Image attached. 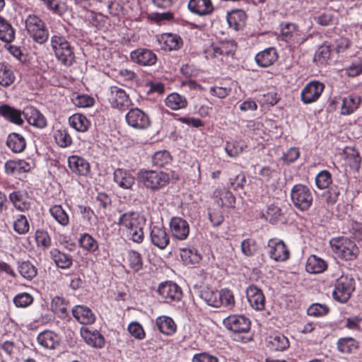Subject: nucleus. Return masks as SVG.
Masks as SVG:
<instances>
[{
	"label": "nucleus",
	"instance_id": "09e8293b",
	"mask_svg": "<svg viewBox=\"0 0 362 362\" xmlns=\"http://www.w3.org/2000/svg\"><path fill=\"white\" fill-rule=\"evenodd\" d=\"M182 261L186 264H194L198 263L201 259L194 248H184L181 250L180 254Z\"/></svg>",
	"mask_w": 362,
	"mask_h": 362
},
{
	"label": "nucleus",
	"instance_id": "2f4dec72",
	"mask_svg": "<svg viewBox=\"0 0 362 362\" xmlns=\"http://www.w3.org/2000/svg\"><path fill=\"white\" fill-rule=\"evenodd\" d=\"M246 15L242 10H234L228 13L227 22L230 28L240 30L245 25Z\"/></svg>",
	"mask_w": 362,
	"mask_h": 362
},
{
	"label": "nucleus",
	"instance_id": "dca6fc26",
	"mask_svg": "<svg viewBox=\"0 0 362 362\" xmlns=\"http://www.w3.org/2000/svg\"><path fill=\"white\" fill-rule=\"evenodd\" d=\"M247 300L252 308L262 310L265 306V298L261 289L252 285L246 289Z\"/></svg>",
	"mask_w": 362,
	"mask_h": 362
},
{
	"label": "nucleus",
	"instance_id": "6e6d98bb",
	"mask_svg": "<svg viewBox=\"0 0 362 362\" xmlns=\"http://www.w3.org/2000/svg\"><path fill=\"white\" fill-rule=\"evenodd\" d=\"M332 175L327 170L320 172L315 177V183L319 189H325L332 183Z\"/></svg>",
	"mask_w": 362,
	"mask_h": 362
},
{
	"label": "nucleus",
	"instance_id": "c03bdc74",
	"mask_svg": "<svg viewBox=\"0 0 362 362\" xmlns=\"http://www.w3.org/2000/svg\"><path fill=\"white\" fill-rule=\"evenodd\" d=\"M127 261L129 267L134 272L140 271L143 267L141 255L136 250H129L127 253Z\"/></svg>",
	"mask_w": 362,
	"mask_h": 362
},
{
	"label": "nucleus",
	"instance_id": "a19ab883",
	"mask_svg": "<svg viewBox=\"0 0 362 362\" xmlns=\"http://www.w3.org/2000/svg\"><path fill=\"white\" fill-rule=\"evenodd\" d=\"M9 199L15 208L20 211H25L30 209V204L25 201V194L22 192H13L9 194Z\"/></svg>",
	"mask_w": 362,
	"mask_h": 362
},
{
	"label": "nucleus",
	"instance_id": "4c0bfd02",
	"mask_svg": "<svg viewBox=\"0 0 362 362\" xmlns=\"http://www.w3.org/2000/svg\"><path fill=\"white\" fill-rule=\"evenodd\" d=\"M69 123L76 131L86 132L88 131L90 122L81 114H75L69 117Z\"/></svg>",
	"mask_w": 362,
	"mask_h": 362
},
{
	"label": "nucleus",
	"instance_id": "3c124183",
	"mask_svg": "<svg viewBox=\"0 0 362 362\" xmlns=\"http://www.w3.org/2000/svg\"><path fill=\"white\" fill-rule=\"evenodd\" d=\"M270 343L272 348L276 351H284L289 346L288 339L281 334L272 336Z\"/></svg>",
	"mask_w": 362,
	"mask_h": 362
},
{
	"label": "nucleus",
	"instance_id": "f704fd0d",
	"mask_svg": "<svg viewBox=\"0 0 362 362\" xmlns=\"http://www.w3.org/2000/svg\"><path fill=\"white\" fill-rule=\"evenodd\" d=\"M156 325L158 330L165 334L171 335L176 330V325L172 318L167 316H160L156 320Z\"/></svg>",
	"mask_w": 362,
	"mask_h": 362
},
{
	"label": "nucleus",
	"instance_id": "aec40b11",
	"mask_svg": "<svg viewBox=\"0 0 362 362\" xmlns=\"http://www.w3.org/2000/svg\"><path fill=\"white\" fill-rule=\"evenodd\" d=\"M23 113L30 125L40 129L45 128L47 126V120L45 116L36 108L27 107Z\"/></svg>",
	"mask_w": 362,
	"mask_h": 362
},
{
	"label": "nucleus",
	"instance_id": "5701e85b",
	"mask_svg": "<svg viewBox=\"0 0 362 362\" xmlns=\"http://www.w3.org/2000/svg\"><path fill=\"white\" fill-rule=\"evenodd\" d=\"M278 59V54L274 47H269L259 52L255 56V61L258 65L267 67L272 65Z\"/></svg>",
	"mask_w": 362,
	"mask_h": 362
},
{
	"label": "nucleus",
	"instance_id": "393cba45",
	"mask_svg": "<svg viewBox=\"0 0 362 362\" xmlns=\"http://www.w3.org/2000/svg\"><path fill=\"white\" fill-rule=\"evenodd\" d=\"M49 254L57 267L66 269L71 267L73 259L70 255L61 252L57 248L52 249Z\"/></svg>",
	"mask_w": 362,
	"mask_h": 362
},
{
	"label": "nucleus",
	"instance_id": "13d9d810",
	"mask_svg": "<svg viewBox=\"0 0 362 362\" xmlns=\"http://www.w3.org/2000/svg\"><path fill=\"white\" fill-rule=\"evenodd\" d=\"M13 302L18 308H26L33 303V297L28 293H21L13 298Z\"/></svg>",
	"mask_w": 362,
	"mask_h": 362
},
{
	"label": "nucleus",
	"instance_id": "39448f33",
	"mask_svg": "<svg viewBox=\"0 0 362 362\" xmlns=\"http://www.w3.org/2000/svg\"><path fill=\"white\" fill-rule=\"evenodd\" d=\"M354 280L348 276H341L334 284L332 297L339 303H345L354 291Z\"/></svg>",
	"mask_w": 362,
	"mask_h": 362
},
{
	"label": "nucleus",
	"instance_id": "052dcab7",
	"mask_svg": "<svg viewBox=\"0 0 362 362\" xmlns=\"http://www.w3.org/2000/svg\"><path fill=\"white\" fill-rule=\"evenodd\" d=\"M30 228L29 223L24 215H19L13 223L14 230L20 234L23 235L28 232Z\"/></svg>",
	"mask_w": 362,
	"mask_h": 362
},
{
	"label": "nucleus",
	"instance_id": "423d86ee",
	"mask_svg": "<svg viewBox=\"0 0 362 362\" xmlns=\"http://www.w3.org/2000/svg\"><path fill=\"white\" fill-rule=\"evenodd\" d=\"M25 27L35 42L42 44L49 37L45 23L35 15H29L25 20Z\"/></svg>",
	"mask_w": 362,
	"mask_h": 362
},
{
	"label": "nucleus",
	"instance_id": "e2e57ef3",
	"mask_svg": "<svg viewBox=\"0 0 362 362\" xmlns=\"http://www.w3.org/2000/svg\"><path fill=\"white\" fill-rule=\"evenodd\" d=\"M241 250L243 253L248 257L252 256L257 251V245L255 240L247 238L241 243Z\"/></svg>",
	"mask_w": 362,
	"mask_h": 362
},
{
	"label": "nucleus",
	"instance_id": "a18cd8bd",
	"mask_svg": "<svg viewBox=\"0 0 362 362\" xmlns=\"http://www.w3.org/2000/svg\"><path fill=\"white\" fill-rule=\"evenodd\" d=\"M18 269L21 275L28 280L33 279L37 275V269L29 261L18 262Z\"/></svg>",
	"mask_w": 362,
	"mask_h": 362
},
{
	"label": "nucleus",
	"instance_id": "c9c22d12",
	"mask_svg": "<svg viewBox=\"0 0 362 362\" xmlns=\"http://www.w3.org/2000/svg\"><path fill=\"white\" fill-rule=\"evenodd\" d=\"M165 103L166 106L173 110L183 109L187 106L186 98L177 93H173L168 95Z\"/></svg>",
	"mask_w": 362,
	"mask_h": 362
},
{
	"label": "nucleus",
	"instance_id": "f03ea898",
	"mask_svg": "<svg viewBox=\"0 0 362 362\" xmlns=\"http://www.w3.org/2000/svg\"><path fill=\"white\" fill-rule=\"evenodd\" d=\"M329 243L332 251L341 259L352 261L359 254V249L356 243L346 237L332 238Z\"/></svg>",
	"mask_w": 362,
	"mask_h": 362
},
{
	"label": "nucleus",
	"instance_id": "0eeeda50",
	"mask_svg": "<svg viewBox=\"0 0 362 362\" xmlns=\"http://www.w3.org/2000/svg\"><path fill=\"white\" fill-rule=\"evenodd\" d=\"M138 177L146 187L152 190H156L165 186L169 180L167 174L156 170H141Z\"/></svg>",
	"mask_w": 362,
	"mask_h": 362
},
{
	"label": "nucleus",
	"instance_id": "4be33fe9",
	"mask_svg": "<svg viewBox=\"0 0 362 362\" xmlns=\"http://www.w3.org/2000/svg\"><path fill=\"white\" fill-rule=\"evenodd\" d=\"M0 115L6 120L17 125L23 124V112L8 105L4 104L0 106Z\"/></svg>",
	"mask_w": 362,
	"mask_h": 362
},
{
	"label": "nucleus",
	"instance_id": "de8ad7c7",
	"mask_svg": "<svg viewBox=\"0 0 362 362\" xmlns=\"http://www.w3.org/2000/svg\"><path fill=\"white\" fill-rule=\"evenodd\" d=\"M337 347L340 352L351 353L357 349L358 343L354 339L351 337L341 338L338 340Z\"/></svg>",
	"mask_w": 362,
	"mask_h": 362
},
{
	"label": "nucleus",
	"instance_id": "0e129e2a",
	"mask_svg": "<svg viewBox=\"0 0 362 362\" xmlns=\"http://www.w3.org/2000/svg\"><path fill=\"white\" fill-rule=\"evenodd\" d=\"M328 308L322 304L315 303L311 305L308 309V315L314 317H321L327 314Z\"/></svg>",
	"mask_w": 362,
	"mask_h": 362
},
{
	"label": "nucleus",
	"instance_id": "864d4df0",
	"mask_svg": "<svg viewBox=\"0 0 362 362\" xmlns=\"http://www.w3.org/2000/svg\"><path fill=\"white\" fill-rule=\"evenodd\" d=\"M340 194V187L337 185H333L324 193L323 196L327 204L334 205L337 203Z\"/></svg>",
	"mask_w": 362,
	"mask_h": 362
},
{
	"label": "nucleus",
	"instance_id": "4d7b16f0",
	"mask_svg": "<svg viewBox=\"0 0 362 362\" xmlns=\"http://www.w3.org/2000/svg\"><path fill=\"white\" fill-rule=\"evenodd\" d=\"M35 241L37 246L43 249H47L51 246L52 240L47 232L43 230H37L35 233Z\"/></svg>",
	"mask_w": 362,
	"mask_h": 362
},
{
	"label": "nucleus",
	"instance_id": "2eb2a0df",
	"mask_svg": "<svg viewBox=\"0 0 362 362\" xmlns=\"http://www.w3.org/2000/svg\"><path fill=\"white\" fill-rule=\"evenodd\" d=\"M158 292L168 301H178L181 299L182 292L180 287L174 282L165 281L159 285Z\"/></svg>",
	"mask_w": 362,
	"mask_h": 362
},
{
	"label": "nucleus",
	"instance_id": "680f3d73",
	"mask_svg": "<svg viewBox=\"0 0 362 362\" xmlns=\"http://www.w3.org/2000/svg\"><path fill=\"white\" fill-rule=\"evenodd\" d=\"M330 54L331 51L329 46L323 45L316 51L314 59L320 64H324L329 59Z\"/></svg>",
	"mask_w": 362,
	"mask_h": 362
},
{
	"label": "nucleus",
	"instance_id": "f257e3e1",
	"mask_svg": "<svg viewBox=\"0 0 362 362\" xmlns=\"http://www.w3.org/2000/svg\"><path fill=\"white\" fill-rule=\"evenodd\" d=\"M51 46L57 60L65 66H70L75 61L73 48L66 38L61 35L51 37Z\"/></svg>",
	"mask_w": 362,
	"mask_h": 362
},
{
	"label": "nucleus",
	"instance_id": "f3484780",
	"mask_svg": "<svg viewBox=\"0 0 362 362\" xmlns=\"http://www.w3.org/2000/svg\"><path fill=\"white\" fill-rule=\"evenodd\" d=\"M170 230L173 237L177 240H185L189 233L188 223L182 218L173 217L170 223Z\"/></svg>",
	"mask_w": 362,
	"mask_h": 362
},
{
	"label": "nucleus",
	"instance_id": "a211bd4d",
	"mask_svg": "<svg viewBox=\"0 0 362 362\" xmlns=\"http://www.w3.org/2000/svg\"><path fill=\"white\" fill-rule=\"evenodd\" d=\"M150 237L152 244L161 250L165 249L170 243L169 235L163 226H153Z\"/></svg>",
	"mask_w": 362,
	"mask_h": 362
},
{
	"label": "nucleus",
	"instance_id": "a878e982",
	"mask_svg": "<svg viewBox=\"0 0 362 362\" xmlns=\"http://www.w3.org/2000/svg\"><path fill=\"white\" fill-rule=\"evenodd\" d=\"M362 99L356 94H351L344 97L342 100L341 113L349 115L356 111L360 106Z\"/></svg>",
	"mask_w": 362,
	"mask_h": 362
},
{
	"label": "nucleus",
	"instance_id": "69168bd1",
	"mask_svg": "<svg viewBox=\"0 0 362 362\" xmlns=\"http://www.w3.org/2000/svg\"><path fill=\"white\" fill-rule=\"evenodd\" d=\"M226 151L230 157H236L243 151V146L237 141L227 142Z\"/></svg>",
	"mask_w": 362,
	"mask_h": 362
},
{
	"label": "nucleus",
	"instance_id": "72a5a7b5",
	"mask_svg": "<svg viewBox=\"0 0 362 362\" xmlns=\"http://www.w3.org/2000/svg\"><path fill=\"white\" fill-rule=\"evenodd\" d=\"M214 197L217 204L220 206H233L235 198L233 194L226 189H218L214 192Z\"/></svg>",
	"mask_w": 362,
	"mask_h": 362
},
{
	"label": "nucleus",
	"instance_id": "1a4fd4ad",
	"mask_svg": "<svg viewBox=\"0 0 362 362\" xmlns=\"http://www.w3.org/2000/svg\"><path fill=\"white\" fill-rule=\"evenodd\" d=\"M125 119L128 125L135 129H146L151 125L148 115L137 107L132 108L126 115Z\"/></svg>",
	"mask_w": 362,
	"mask_h": 362
},
{
	"label": "nucleus",
	"instance_id": "473e14b6",
	"mask_svg": "<svg viewBox=\"0 0 362 362\" xmlns=\"http://www.w3.org/2000/svg\"><path fill=\"white\" fill-rule=\"evenodd\" d=\"M327 268L326 262L317 257L316 255H310L306 262L305 269L311 274H320L325 271Z\"/></svg>",
	"mask_w": 362,
	"mask_h": 362
},
{
	"label": "nucleus",
	"instance_id": "37998d69",
	"mask_svg": "<svg viewBox=\"0 0 362 362\" xmlns=\"http://www.w3.org/2000/svg\"><path fill=\"white\" fill-rule=\"evenodd\" d=\"M52 216L62 226H66L69 223V217L61 205H54L49 209Z\"/></svg>",
	"mask_w": 362,
	"mask_h": 362
},
{
	"label": "nucleus",
	"instance_id": "c85d7f7f",
	"mask_svg": "<svg viewBox=\"0 0 362 362\" xmlns=\"http://www.w3.org/2000/svg\"><path fill=\"white\" fill-rule=\"evenodd\" d=\"M5 170L8 175H19L31 170V165L24 160H8L5 164Z\"/></svg>",
	"mask_w": 362,
	"mask_h": 362
},
{
	"label": "nucleus",
	"instance_id": "f8f14e48",
	"mask_svg": "<svg viewBox=\"0 0 362 362\" xmlns=\"http://www.w3.org/2000/svg\"><path fill=\"white\" fill-rule=\"evenodd\" d=\"M108 100L112 107L119 110H124L131 104V100L126 92L115 86H110L109 88Z\"/></svg>",
	"mask_w": 362,
	"mask_h": 362
},
{
	"label": "nucleus",
	"instance_id": "7c9ffc66",
	"mask_svg": "<svg viewBox=\"0 0 362 362\" xmlns=\"http://www.w3.org/2000/svg\"><path fill=\"white\" fill-rule=\"evenodd\" d=\"M159 41L163 43L164 49L170 51L177 50L182 45V38L179 35L173 33H163L161 35Z\"/></svg>",
	"mask_w": 362,
	"mask_h": 362
},
{
	"label": "nucleus",
	"instance_id": "5fc2aeb1",
	"mask_svg": "<svg viewBox=\"0 0 362 362\" xmlns=\"http://www.w3.org/2000/svg\"><path fill=\"white\" fill-rule=\"evenodd\" d=\"M146 225H140L134 229L127 231V237L129 240L136 243H141L144 239V228Z\"/></svg>",
	"mask_w": 362,
	"mask_h": 362
},
{
	"label": "nucleus",
	"instance_id": "9d476101",
	"mask_svg": "<svg viewBox=\"0 0 362 362\" xmlns=\"http://www.w3.org/2000/svg\"><path fill=\"white\" fill-rule=\"evenodd\" d=\"M325 85L317 81H313L305 85L300 93V99L304 104L316 102L322 95Z\"/></svg>",
	"mask_w": 362,
	"mask_h": 362
},
{
	"label": "nucleus",
	"instance_id": "774afa93",
	"mask_svg": "<svg viewBox=\"0 0 362 362\" xmlns=\"http://www.w3.org/2000/svg\"><path fill=\"white\" fill-rule=\"evenodd\" d=\"M346 73L351 77L357 76L362 74V59L354 60L347 68Z\"/></svg>",
	"mask_w": 362,
	"mask_h": 362
},
{
	"label": "nucleus",
	"instance_id": "20e7f679",
	"mask_svg": "<svg viewBox=\"0 0 362 362\" xmlns=\"http://www.w3.org/2000/svg\"><path fill=\"white\" fill-rule=\"evenodd\" d=\"M291 199L296 209L301 211H305L313 204V192L307 185L297 184L291 190Z\"/></svg>",
	"mask_w": 362,
	"mask_h": 362
},
{
	"label": "nucleus",
	"instance_id": "e433bc0d",
	"mask_svg": "<svg viewBox=\"0 0 362 362\" xmlns=\"http://www.w3.org/2000/svg\"><path fill=\"white\" fill-rule=\"evenodd\" d=\"M81 335L86 343L93 347L100 348L104 344V338L98 331L90 332L88 329L81 331Z\"/></svg>",
	"mask_w": 362,
	"mask_h": 362
},
{
	"label": "nucleus",
	"instance_id": "412c9836",
	"mask_svg": "<svg viewBox=\"0 0 362 362\" xmlns=\"http://www.w3.org/2000/svg\"><path fill=\"white\" fill-rule=\"evenodd\" d=\"M74 317L81 324L90 325L95 322V317L92 310L84 305H78L72 308Z\"/></svg>",
	"mask_w": 362,
	"mask_h": 362
},
{
	"label": "nucleus",
	"instance_id": "6e6552de",
	"mask_svg": "<svg viewBox=\"0 0 362 362\" xmlns=\"http://www.w3.org/2000/svg\"><path fill=\"white\" fill-rule=\"evenodd\" d=\"M223 325L234 333H247L250 329L251 322L243 315H231L223 321Z\"/></svg>",
	"mask_w": 362,
	"mask_h": 362
},
{
	"label": "nucleus",
	"instance_id": "7ed1b4c3",
	"mask_svg": "<svg viewBox=\"0 0 362 362\" xmlns=\"http://www.w3.org/2000/svg\"><path fill=\"white\" fill-rule=\"evenodd\" d=\"M200 297L210 306L219 308L224 306L232 308L235 305L234 296L229 290L224 289L221 291H214L209 288L201 291Z\"/></svg>",
	"mask_w": 362,
	"mask_h": 362
},
{
	"label": "nucleus",
	"instance_id": "4468645a",
	"mask_svg": "<svg viewBox=\"0 0 362 362\" xmlns=\"http://www.w3.org/2000/svg\"><path fill=\"white\" fill-rule=\"evenodd\" d=\"M132 61L140 66H152L157 61L156 54L151 49L138 48L130 53Z\"/></svg>",
	"mask_w": 362,
	"mask_h": 362
},
{
	"label": "nucleus",
	"instance_id": "49530a36",
	"mask_svg": "<svg viewBox=\"0 0 362 362\" xmlns=\"http://www.w3.org/2000/svg\"><path fill=\"white\" fill-rule=\"evenodd\" d=\"M171 161V156L167 151L156 152L152 157V163L154 166L163 168L168 165Z\"/></svg>",
	"mask_w": 362,
	"mask_h": 362
},
{
	"label": "nucleus",
	"instance_id": "bb28decb",
	"mask_svg": "<svg viewBox=\"0 0 362 362\" xmlns=\"http://www.w3.org/2000/svg\"><path fill=\"white\" fill-rule=\"evenodd\" d=\"M37 340L42 347L49 349H54L59 344L58 335L49 330L40 333Z\"/></svg>",
	"mask_w": 362,
	"mask_h": 362
},
{
	"label": "nucleus",
	"instance_id": "ea45409f",
	"mask_svg": "<svg viewBox=\"0 0 362 362\" xmlns=\"http://www.w3.org/2000/svg\"><path fill=\"white\" fill-rule=\"evenodd\" d=\"M67 302L62 297L55 296L51 303L52 310L61 318H65L68 315Z\"/></svg>",
	"mask_w": 362,
	"mask_h": 362
},
{
	"label": "nucleus",
	"instance_id": "58836bf2",
	"mask_svg": "<svg viewBox=\"0 0 362 362\" xmlns=\"http://www.w3.org/2000/svg\"><path fill=\"white\" fill-rule=\"evenodd\" d=\"M15 81V75L11 67L0 62V85L4 87L11 86Z\"/></svg>",
	"mask_w": 362,
	"mask_h": 362
},
{
	"label": "nucleus",
	"instance_id": "338daca9",
	"mask_svg": "<svg viewBox=\"0 0 362 362\" xmlns=\"http://www.w3.org/2000/svg\"><path fill=\"white\" fill-rule=\"evenodd\" d=\"M219 46L221 47V51L226 57H233L236 51V44L234 41L228 40L218 42Z\"/></svg>",
	"mask_w": 362,
	"mask_h": 362
},
{
	"label": "nucleus",
	"instance_id": "603ef678",
	"mask_svg": "<svg viewBox=\"0 0 362 362\" xmlns=\"http://www.w3.org/2000/svg\"><path fill=\"white\" fill-rule=\"evenodd\" d=\"M79 243L81 247L90 252H95L98 248V242L88 233L81 236Z\"/></svg>",
	"mask_w": 362,
	"mask_h": 362
},
{
	"label": "nucleus",
	"instance_id": "c756f323",
	"mask_svg": "<svg viewBox=\"0 0 362 362\" xmlns=\"http://www.w3.org/2000/svg\"><path fill=\"white\" fill-rule=\"evenodd\" d=\"M6 145L13 153H21L26 147V141L21 134L13 132L7 137Z\"/></svg>",
	"mask_w": 362,
	"mask_h": 362
},
{
	"label": "nucleus",
	"instance_id": "b1692460",
	"mask_svg": "<svg viewBox=\"0 0 362 362\" xmlns=\"http://www.w3.org/2000/svg\"><path fill=\"white\" fill-rule=\"evenodd\" d=\"M69 166L71 171L79 175H86L90 171L89 163L83 158L72 156L68 159Z\"/></svg>",
	"mask_w": 362,
	"mask_h": 362
},
{
	"label": "nucleus",
	"instance_id": "6ab92c4d",
	"mask_svg": "<svg viewBox=\"0 0 362 362\" xmlns=\"http://www.w3.org/2000/svg\"><path fill=\"white\" fill-rule=\"evenodd\" d=\"M188 8L192 13L200 16L210 15L214 10L211 0H189Z\"/></svg>",
	"mask_w": 362,
	"mask_h": 362
},
{
	"label": "nucleus",
	"instance_id": "9b49d317",
	"mask_svg": "<svg viewBox=\"0 0 362 362\" xmlns=\"http://www.w3.org/2000/svg\"><path fill=\"white\" fill-rule=\"evenodd\" d=\"M267 248L270 257L276 262H284L289 258V250L281 240L270 239L267 243Z\"/></svg>",
	"mask_w": 362,
	"mask_h": 362
},
{
	"label": "nucleus",
	"instance_id": "79ce46f5",
	"mask_svg": "<svg viewBox=\"0 0 362 362\" xmlns=\"http://www.w3.org/2000/svg\"><path fill=\"white\" fill-rule=\"evenodd\" d=\"M15 37V32L11 24L0 16V40L11 42Z\"/></svg>",
	"mask_w": 362,
	"mask_h": 362
},
{
	"label": "nucleus",
	"instance_id": "ddd939ff",
	"mask_svg": "<svg viewBox=\"0 0 362 362\" xmlns=\"http://www.w3.org/2000/svg\"><path fill=\"white\" fill-rule=\"evenodd\" d=\"M117 224L124 228L127 232L140 225H146V220L139 212L129 211L120 214Z\"/></svg>",
	"mask_w": 362,
	"mask_h": 362
},
{
	"label": "nucleus",
	"instance_id": "bf43d9fd",
	"mask_svg": "<svg viewBox=\"0 0 362 362\" xmlns=\"http://www.w3.org/2000/svg\"><path fill=\"white\" fill-rule=\"evenodd\" d=\"M221 49V47L219 46L218 43L212 44L204 52L206 58L207 59H218L221 61H223V57L226 56L224 54H222Z\"/></svg>",
	"mask_w": 362,
	"mask_h": 362
},
{
	"label": "nucleus",
	"instance_id": "cd10ccee",
	"mask_svg": "<svg viewBox=\"0 0 362 362\" xmlns=\"http://www.w3.org/2000/svg\"><path fill=\"white\" fill-rule=\"evenodd\" d=\"M114 180L124 189H131L135 182L134 176L129 171L121 168H118L114 172Z\"/></svg>",
	"mask_w": 362,
	"mask_h": 362
},
{
	"label": "nucleus",
	"instance_id": "8fccbe9b",
	"mask_svg": "<svg viewBox=\"0 0 362 362\" xmlns=\"http://www.w3.org/2000/svg\"><path fill=\"white\" fill-rule=\"evenodd\" d=\"M54 136L56 143L62 148L68 147L72 143L71 137L66 129L56 130Z\"/></svg>",
	"mask_w": 362,
	"mask_h": 362
}]
</instances>
